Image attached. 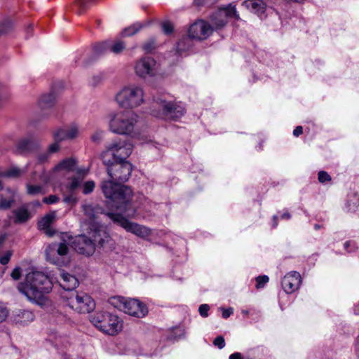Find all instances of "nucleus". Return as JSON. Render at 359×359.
Masks as SVG:
<instances>
[{"label":"nucleus","instance_id":"nucleus-1","mask_svg":"<svg viewBox=\"0 0 359 359\" xmlns=\"http://www.w3.org/2000/svg\"><path fill=\"white\" fill-rule=\"evenodd\" d=\"M109 179L102 182L101 189L107 198V203L126 204L131 199L132 190L123 185L128 181L133 170L132 164L128 161H109L104 163Z\"/></svg>","mask_w":359,"mask_h":359},{"label":"nucleus","instance_id":"nucleus-2","mask_svg":"<svg viewBox=\"0 0 359 359\" xmlns=\"http://www.w3.org/2000/svg\"><path fill=\"white\" fill-rule=\"evenodd\" d=\"M53 283L49 277L41 271H33L26 275L18 289L29 301L42 305L45 303V294L51 291Z\"/></svg>","mask_w":359,"mask_h":359},{"label":"nucleus","instance_id":"nucleus-3","mask_svg":"<svg viewBox=\"0 0 359 359\" xmlns=\"http://www.w3.org/2000/svg\"><path fill=\"white\" fill-rule=\"evenodd\" d=\"M85 218L82 222V227L86 231H90L95 241L103 246L110 241L109 233L105 227L97 222L98 215L101 212V208L92 204H84L82 206Z\"/></svg>","mask_w":359,"mask_h":359},{"label":"nucleus","instance_id":"nucleus-4","mask_svg":"<svg viewBox=\"0 0 359 359\" xmlns=\"http://www.w3.org/2000/svg\"><path fill=\"white\" fill-rule=\"evenodd\" d=\"M186 112L184 104L181 102L167 101L162 98H155L151 114L164 120L177 121Z\"/></svg>","mask_w":359,"mask_h":359},{"label":"nucleus","instance_id":"nucleus-5","mask_svg":"<svg viewBox=\"0 0 359 359\" xmlns=\"http://www.w3.org/2000/svg\"><path fill=\"white\" fill-rule=\"evenodd\" d=\"M115 100L121 108H136L144 101V90L137 84L124 86L116 93Z\"/></svg>","mask_w":359,"mask_h":359},{"label":"nucleus","instance_id":"nucleus-6","mask_svg":"<svg viewBox=\"0 0 359 359\" xmlns=\"http://www.w3.org/2000/svg\"><path fill=\"white\" fill-rule=\"evenodd\" d=\"M139 205L136 208H131L130 201H127L126 204L114 203L111 204V207L116 209V210H123L126 217L136 219H149L153 215V210L156 207V204L144 195H141L138 198Z\"/></svg>","mask_w":359,"mask_h":359},{"label":"nucleus","instance_id":"nucleus-7","mask_svg":"<svg viewBox=\"0 0 359 359\" xmlns=\"http://www.w3.org/2000/svg\"><path fill=\"white\" fill-rule=\"evenodd\" d=\"M90 320L99 330L109 335H116L122 330L118 317L109 312H97L90 316Z\"/></svg>","mask_w":359,"mask_h":359},{"label":"nucleus","instance_id":"nucleus-8","mask_svg":"<svg viewBox=\"0 0 359 359\" xmlns=\"http://www.w3.org/2000/svg\"><path fill=\"white\" fill-rule=\"evenodd\" d=\"M133 146L126 140H115L111 143L107 150L103 151L101 157L104 163L112 161H126L133 151Z\"/></svg>","mask_w":359,"mask_h":359},{"label":"nucleus","instance_id":"nucleus-9","mask_svg":"<svg viewBox=\"0 0 359 359\" xmlns=\"http://www.w3.org/2000/svg\"><path fill=\"white\" fill-rule=\"evenodd\" d=\"M111 303L124 313L138 318L144 317L148 313L146 305L137 299L118 296L113 297Z\"/></svg>","mask_w":359,"mask_h":359},{"label":"nucleus","instance_id":"nucleus-10","mask_svg":"<svg viewBox=\"0 0 359 359\" xmlns=\"http://www.w3.org/2000/svg\"><path fill=\"white\" fill-rule=\"evenodd\" d=\"M137 116L133 112H119L114 114L109 121L110 130L119 135H129L137 123Z\"/></svg>","mask_w":359,"mask_h":359},{"label":"nucleus","instance_id":"nucleus-11","mask_svg":"<svg viewBox=\"0 0 359 359\" xmlns=\"http://www.w3.org/2000/svg\"><path fill=\"white\" fill-rule=\"evenodd\" d=\"M108 217L116 224L123 227L127 232L135 236L146 238L151 233V230L143 225L130 222L128 219L123 210H118L116 212L107 213Z\"/></svg>","mask_w":359,"mask_h":359},{"label":"nucleus","instance_id":"nucleus-12","mask_svg":"<svg viewBox=\"0 0 359 359\" xmlns=\"http://www.w3.org/2000/svg\"><path fill=\"white\" fill-rule=\"evenodd\" d=\"M46 259L57 266H67L71 260L69 248L65 243H53L46 249Z\"/></svg>","mask_w":359,"mask_h":359},{"label":"nucleus","instance_id":"nucleus-13","mask_svg":"<svg viewBox=\"0 0 359 359\" xmlns=\"http://www.w3.org/2000/svg\"><path fill=\"white\" fill-rule=\"evenodd\" d=\"M67 305L80 313H87L93 311L95 308L93 299L85 293H72L67 298Z\"/></svg>","mask_w":359,"mask_h":359},{"label":"nucleus","instance_id":"nucleus-14","mask_svg":"<svg viewBox=\"0 0 359 359\" xmlns=\"http://www.w3.org/2000/svg\"><path fill=\"white\" fill-rule=\"evenodd\" d=\"M87 231L90 237L83 234L76 236L72 242V247L79 254L90 256L95 252L96 244L100 248L104 247L106 244L103 246L100 245L98 242L95 241L90 231Z\"/></svg>","mask_w":359,"mask_h":359},{"label":"nucleus","instance_id":"nucleus-15","mask_svg":"<svg viewBox=\"0 0 359 359\" xmlns=\"http://www.w3.org/2000/svg\"><path fill=\"white\" fill-rule=\"evenodd\" d=\"M229 17H233L237 20L240 19L236 7L231 4L213 13L210 20L215 29H220L227 23Z\"/></svg>","mask_w":359,"mask_h":359},{"label":"nucleus","instance_id":"nucleus-16","mask_svg":"<svg viewBox=\"0 0 359 359\" xmlns=\"http://www.w3.org/2000/svg\"><path fill=\"white\" fill-rule=\"evenodd\" d=\"M135 72L137 76L146 79L153 77L156 74V62L151 57H144L136 62Z\"/></svg>","mask_w":359,"mask_h":359},{"label":"nucleus","instance_id":"nucleus-17","mask_svg":"<svg viewBox=\"0 0 359 359\" xmlns=\"http://www.w3.org/2000/svg\"><path fill=\"white\" fill-rule=\"evenodd\" d=\"M213 27L204 20H198L189 29V36L194 40H203L212 32Z\"/></svg>","mask_w":359,"mask_h":359},{"label":"nucleus","instance_id":"nucleus-18","mask_svg":"<svg viewBox=\"0 0 359 359\" xmlns=\"http://www.w3.org/2000/svg\"><path fill=\"white\" fill-rule=\"evenodd\" d=\"M39 148L38 142L32 136H27L16 142L14 152L16 154L25 156L36 151Z\"/></svg>","mask_w":359,"mask_h":359},{"label":"nucleus","instance_id":"nucleus-19","mask_svg":"<svg viewBox=\"0 0 359 359\" xmlns=\"http://www.w3.org/2000/svg\"><path fill=\"white\" fill-rule=\"evenodd\" d=\"M302 284V277L297 271H290L283 278L281 285L283 290L287 294H292L298 290Z\"/></svg>","mask_w":359,"mask_h":359},{"label":"nucleus","instance_id":"nucleus-20","mask_svg":"<svg viewBox=\"0 0 359 359\" xmlns=\"http://www.w3.org/2000/svg\"><path fill=\"white\" fill-rule=\"evenodd\" d=\"M125 48L126 46L122 41H118L114 43H111L110 41H103L93 46V54L95 56H98L105 53L107 50H110L115 54H118L121 53Z\"/></svg>","mask_w":359,"mask_h":359},{"label":"nucleus","instance_id":"nucleus-21","mask_svg":"<svg viewBox=\"0 0 359 359\" xmlns=\"http://www.w3.org/2000/svg\"><path fill=\"white\" fill-rule=\"evenodd\" d=\"M62 88V83L59 82L52 86L50 91L48 93L42 95L38 101V106L41 110L52 108L55 103L57 97V88Z\"/></svg>","mask_w":359,"mask_h":359},{"label":"nucleus","instance_id":"nucleus-22","mask_svg":"<svg viewBox=\"0 0 359 359\" xmlns=\"http://www.w3.org/2000/svg\"><path fill=\"white\" fill-rule=\"evenodd\" d=\"M16 191L7 187L0 194V210L10 209L15 202Z\"/></svg>","mask_w":359,"mask_h":359},{"label":"nucleus","instance_id":"nucleus-23","mask_svg":"<svg viewBox=\"0 0 359 359\" xmlns=\"http://www.w3.org/2000/svg\"><path fill=\"white\" fill-rule=\"evenodd\" d=\"M242 5L260 18L264 16L266 4L263 0H245Z\"/></svg>","mask_w":359,"mask_h":359},{"label":"nucleus","instance_id":"nucleus-24","mask_svg":"<svg viewBox=\"0 0 359 359\" xmlns=\"http://www.w3.org/2000/svg\"><path fill=\"white\" fill-rule=\"evenodd\" d=\"M58 283L62 288L68 291L74 290L79 285V281L74 276L64 271L61 272Z\"/></svg>","mask_w":359,"mask_h":359},{"label":"nucleus","instance_id":"nucleus-25","mask_svg":"<svg viewBox=\"0 0 359 359\" xmlns=\"http://www.w3.org/2000/svg\"><path fill=\"white\" fill-rule=\"evenodd\" d=\"M34 319V313L29 310H19L13 316V320L16 324L25 325L33 321Z\"/></svg>","mask_w":359,"mask_h":359},{"label":"nucleus","instance_id":"nucleus-26","mask_svg":"<svg viewBox=\"0 0 359 359\" xmlns=\"http://www.w3.org/2000/svg\"><path fill=\"white\" fill-rule=\"evenodd\" d=\"M266 351L267 350L264 346H257L248 350V353L245 355H242L239 352L233 353L230 355L229 359H243L245 357H261L264 355V352H266Z\"/></svg>","mask_w":359,"mask_h":359},{"label":"nucleus","instance_id":"nucleus-27","mask_svg":"<svg viewBox=\"0 0 359 359\" xmlns=\"http://www.w3.org/2000/svg\"><path fill=\"white\" fill-rule=\"evenodd\" d=\"M55 218V212H51L46 214L38 222V226L40 229L46 230V233L48 236H53V232L49 230V227Z\"/></svg>","mask_w":359,"mask_h":359},{"label":"nucleus","instance_id":"nucleus-28","mask_svg":"<svg viewBox=\"0 0 359 359\" xmlns=\"http://www.w3.org/2000/svg\"><path fill=\"white\" fill-rule=\"evenodd\" d=\"M76 165V161L74 158H67L61 161L57 165L55 166L54 170L72 172L75 170Z\"/></svg>","mask_w":359,"mask_h":359},{"label":"nucleus","instance_id":"nucleus-29","mask_svg":"<svg viewBox=\"0 0 359 359\" xmlns=\"http://www.w3.org/2000/svg\"><path fill=\"white\" fill-rule=\"evenodd\" d=\"M194 46V40L188 35V36L182 37L177 44V52L182 54L191 50Z\"/></svg>","mask_w":359,"mask_h":359},{"label":"nucleus","instance_id":"nucleus-30","mask_svg":"<svg viewBox=\"0 0 359 359\" xmlns=\"http://www.w3.org/2000/svg\"><path fill=\"white\" fill-rule=\"evenodd\" d=\"M13 212L15 215L14 222L16 224L24 223L31 217L29 212L25 207H20L13 210Z\"/></svg>","mask_w":359,"mask_h":359},{"label":"nucleus","instance_id":"nucleus-31","mask_svg":"<svg viewBox=\"0 0 359 359\" xmlns=\"http://www.w3.org/2000/svg\"><path fill=\"white\" fill-rule=\"evenodd\" d=\"M185 335V330L183 326H177L172 327L170 332L169 335L168 336V339L170 341H177L180 339L184 337Z\"/></svg>","mask_w":359,"mask_h":359},{"label":"nucleus","instance_id":"nucleus-32","mask_svg":"<svg viewBox=\"0 0 359 359\" xmlns=\"http://www.w3.org/2000/svg\"><path fill=\"white\" fill-rule=\"evenodd\" d=\"M359 206V197L357 194H353L348 196L346 203L345 208L348 212H355Z\"/></svg>","mask_w":359,"mask_h":359},{"label":"nucleus","instance_id":"nucleus-33","mask_svg":"<svg viewBox=\"0 0 359 359\" xmlns=\"http://www.w3.org/2000/svg\"><path fill=\"white\" fill-rule=\"evenodd\" d=\"M22 172L23 171L16 166H13L6 170L0 168V177H18Z\"/></svg>","mask_w":359,"mask_h":359},{"label":"nucleus","instance_id":"nucleus-34","mask_svg":"<svg viewBox=\"0 0 359 359\" xmlns=\"http://www.w3.org/2000/svg\"><path fill=\"white\" fill-rule=\"evenodd\" d=\"M90 0H72L74 9L76 12L81 15L82 12L86 8L89 1Z\"/></svg>","mask_w":359,"mask_h":359},{"label":"nucleus","instance_id":"nucleus-35","mask_svg":"<svg viewBox=\"0 0 359 359\" xmlns=\"http://www.w3.org/2000/svg\"><path fill=\"white\" fill-rule=\"evenodd\" d=\"M69 182L68 183L67 188L69 191L74 192L77 188H79L83 181L82 177H77L76 175L72 177Z\"/></svg>","mask_w":359,"mask_h":359},{"label":"nucleus","instance_id":"nucleus-36","mask_svg":"<svg viewBox=\"0 0 359 359\" xmlns=\"http://www.w3.org/2000/svg\"><path fill=\"white\" fill-rule=\"evenodd\" d=\"M142 27V25L141 23H139V22L135 23L133 25L126 28L123 31L122 35L123 36H133V34H136Z\"/></svg>","mask_w":359,"mask_h":359},{"label":"nucleus","instance_id":"nucleus-37","mask_svg":"<svg viewBox=\"0 0 359 359\" xmlns=\"http://www.w3.org/2000/svg\"><path fill=\"white\" fill-rule=\"evenodd\" d=\"M55 141L60 143L62 141L68 140L67 130L63 128H59L53 133Z\"/></svg>","mask_w":359,"mask_h":359},{"label":"nucleus","instance_id":"nucleus-38","mask_svg":"<svg viewBox=\"0 0 359 359\" xmlns=\"http://www.w3.org/2000/svg\"><path fill=\"white\" fill-rule=\"evenodd\" d=\"M13 27L11 20L6 18L0 23V36L8 33Z\"/></svg>","mask_w":359,"mask_h":359},{"label":"nucleus","instance_id":"nucleus-39","mask_svg":"<svg viewBox=\"0 0 359 359\" xmlns=\"http://www.w3.org/2000/svg\"><path fill=\"white\" fill-rule=\"evenodd\" d=\"M26 187L27 192L29 195L35 196L42 194L43 192V187L41 185H33L29 183H27Z\"/></svg>","mask_w":359,"mask_h":359},{"label":"nucleus","instance_id":"nucleus-40","mask_svg":"<svg viewBox=\"0 0 359 359\" xmlns=\"http://www.w3.org/2000/svg\"><path fill=\"white\" fill-rule=\"evenodd\" d=\"M95 184L93 180L86 182L83 185V194L85 195L90 194L95 189Z\"/></svg>","mask_w":359,"mask_h":359},{"label":"nucleus","instance_id":"nucleus-41","mask_svg":"<svg viewBox=\"0 0 359 359\" xmlns=\"http://www.w3.org/2000/svg\"><path fill=\"white\" fill-rule=\"evenodd\" d=\"M256 288H263L265 285L269 282V278L266 275L259 276L256 278Z\"/></svg>","mask_w":359,"mask_h":359},{"label":"nucleus","instance_id":"nucleus-42","mask_svg":"<svg viewBox=\"0 0 359 359\" xmlns=\"http://www.w3.org/2000/svg\"><path fill=\"white\" fill-rule=\"evenodd\" d=\"M50 157H51V155L46 150V151L41 152L37 155V161L39 163H44L48 162Z\"/></svg>","mask_w":359,"mask_h":359},{"label":"nucleus","instance_id":"nucleus-43","mask_svg":"<svg viewBox=\"0 0 359 359\" xmlns=\"http://www.w3.org/2000/svg\"><path fill=\"white\" fill-rule=\"evenodd\" d=\"M318 181L322 184L330 182L332 180L330 175L327 172L323 170L318 172Z\"/></svg>","mask_w":359,"mask_h":359},{"label":"nucleus","instance_id":"nucleus-44","mask_svg":"<svg viewBox=\"0 0 359 359\" xmlns=\"http://www.w3.org/2000/svg\"><path fill=\"white\" fill-rule=\"evenodd\" d=\"M162 30L164 34H170L173 31V25L168 21H164L161 23Z\"/></svg>","mask_w":359,"mask_h":359},{"label":"nucleus","instance_id":"nucleus-45","mask_svg":"<svg viewBox=\"0 0 359 359\" xmlns=\"http://www.w3.org/2000/svg\"><path fill=\"white\" fill-rule=\"evenodd\" d=\"M67 133V137L69 139H73L78 135V127L76 125H72L69 129L66 130Z\"/></svg>","mask_w":359,"mask_h":359},{"label":"nucleus","instance_id":"nucleus-46","mask_svg":"<svg viewBox=\"0 0 359 359\" xmlns=\"http://www.w3.org/2000/svg\"><path fill=\"white\" fill-rule=\"evenodd\" d=\"M104 132L102 130H97L91 135V141L94 143L99 144L102 140Z\"/></svg>","mask_w":359,"mask_h":359},{"label":"nucleus","instance_id":"nucleus-47","mask_svg":"<svg viewBox=\"0 0 359 359\" xmlns=\"http://www.w3.org/2000/svg\"><path fill=\"white\" fill-rule=\"evenodd\" d=\"M60 149V143L54 140V142L50 144L48 147L47 151L52 156L53 154L59 151Z\"/></svg>","mask_w":359,"mask_h":359},{"label":"nucleus","instance_id":"nucleus-48","mask_svg":"<svg viewBox=\"0 0 359 359\" xmlns=\"http://www.w3.org/2000/svg\"><path fill=\"white\" fill-rule=\"evenodd\" d=\"M213 344L219 349L223 348L225 346L224 338L222 336L217 337L213 341Z\"/></svg>","mask_w":359,"mask_h":359},{"label":"nucleus","instance_id":"nucleus-49","mask_svg":"<svg viewBox=\"0 0 359 359\" xmlns=\"http://www.w3.org/2000/svg\"><path fill=\"white\" fill-rule=\"evenodd\" d=\"M209 310L210 306L208 304H201L198 308V312L203 318H206L208 316Z\"/></svg>","mask_w":359,"mask_h":359},{"label":"nucleus","instance_id":"nucleus-50","mask_svg":"<svg viewBox=\"0 0 359 359\" xmlns=\"http://www.w3.org/2000/svg\"><path fill=\"white\" fill-rule=\"evenodd\" d=\"M344 248L348 252H354L356 248L355 242L352 241H346L344 244Z\"/></svg>","mask_w":359,"mask_h":359},{"label":"nucleus","instance_id":"nucleus-51","mask_svg":"<svg viewBox=\"0 0 359 359\" xmlns=\"http://www.w3.org/2000/svg\"><path fill=\"white\" fill-rule=\"evenodd\" d=\"M8 315V311L1 303H0V323L6 320Z\"/></svg>","mask_w":359,"mask_h":359},{"label":"nucleus","instance_id":"nucleus-52","mask_svg":"<svg viewBox=\"0 0 359 359\" xmlns=\"http://www.w3.org/2000/svg\"><path fill=\"white\" fill-rule=\"evenodd\" d=\"M78 201V198L73 194H71L64 198V202L67 204L75 205Z\"/></svg>","mask_w":359,"mask_h":359},{"label":"nucleus","instance_id":"nucleus-53","mask_svg":"<svg viewBox=\"0 0 359 359\" xmlns=\"http://www.w3.org/2000/svg\"><path fill=\"white\" fill-rule=\"evenodd\" d=\"M59 200H60V198L57 196L50 195L48 197L43 198V201L47 204H53V203L58 202Z\"/></svg>","mask_w":359,"mask_h":359},{"label":"nucleus","instance_id":"nucleus-54","mask_svg":"<svg viewBox=\"0 0 359 359\" xmlns=\"http://www.w3.org/2000/svg\"><path fill=\"white\" fill-rule=\"evenodd\" d=\"M77 177H82V180L88 175L89 169L88 168H79L76 169Z\"/></svg>","mask_w":359,"mask_h":359},{"label":"nucleus","instance_id":"nucleus-55","mask_svg":"<svg viewBox=\"0 0 359 359\" xmlns=\"http://www.w3.org/2000/svg\"><path fill=\"white\" fill-rule=\"evenodd\" d=\"M12 278L15 280H19L21 277V269L18 266L15 267L11 274Z\"/></svg>","mask_w":359,"mask_h":359},{"label":"nucleus","instance_id":"nucleus-56","mask_svg":"<svg viewBox=\"0 0 359 359\" xmlns=\"http://www.w3.org/2000/svg\"><path fill=\"white\" fill-rule=\"evenodd\" d=\"M11 257V252H7L5 255L0 257V263L3 265L7 264L10 261Z\"/></svg>","mask_w":359,"mask_h":359},{"label":"nucleus","instance_id":"nucleus-57","mask_svg":"<svg viewBox=\"0 0 359 359\" xmlns=\"http://www.w3.org/2000/svg\"><path fill=\"white\" fill-rule=\"evenodd\" d=\"M222 317L224 319H226L229 317H230L233 313V309L231 307L228 308V309H222Z\"/></svg>","mask_w":359,"mask_h":359},{"label":"nucleus","instance_id":"nucleus-58","mask_svg":"<svg viewBox=\"0 0 359 359\" xmlns=\"http://www.w3.org/2000/svg\"><path fill=\"white\" fill-rule=\"evenodd\" d=\"M65 342H67V339L65 337H56L55 341H53L54 345L56 347H58L60 346H65Z\"/></svg>","mask_w":359,"mask_h":359},{"label":"nucleus","instance_id":"nucleus-59","mask_svg":"<svg viewBox=\"0 0 359 359\" xmlns=\"http://www.w3.org/2000/svg\"><path fill=\"white\" fill-rule=\"evenodd\" d=\"M154 48V41L153 40L146 43L143 46V49L147 52L151 51Z\"/></svg>","mask_w":359,"mask_h":359},{"label":"nucleus","instance_id":"nucleus-60","mask_svg":"<svg viewBox=\"0 0 359 359\" xmlns=\"http://www.w3.org/2000/svg\"><path fill=\"white\" fill-rule=\"evenodd\" d=\"M213 0H194L195 5L200 6L211 3Z\"/></svg>","mask_w":359,"mask_h":359},{"label":"nucleus","instance_id":"nucleus-61","mask_svg":"<svg viewBox=\"0 0 359 359\" xmlns=\"http://www.w3.org/2000/svg\"><path fill=\"white\" fill-rule=\"evenodd\" d=\"M303 133V128L302 126H297L293 130V135L299 137Z\"/></svg>","mask_w":359,"mask_h":359},{"label":"nucleus","instance_id":"nucleus-62","mask_svg":"<svg viewBox=\"0 0 359 359\" xmlns=\"http://www.w3.org/2000/svg\"><path fill=\"white\" fill-rule=\"evenodd\" d=\"M102 76L101 74L94 76L93 77L92 84L93 85L97 84L102 80Z\"/></svg>","mask_w":359,"mask_h":359},{"label":"nucleus","instance_id":"nucleus-63","mask_svg":"<svg viewBox=\"0 0 359 359\" xmlns=\"http://www.w3.org/2000/svg\"><path fill=\"white\" fill-rule=\"evenodd\" d=\"M280 217L283 219H289L291 217V215L288 212H284L280 215Z\"/></svg>","mask_w":359,"mask_h":359},{"label":"nucleus","instance_id":"nucleus-64","mask_svg":"<svg viewBox=\"0 0 359 359\" xmlns=\"http://www.w3.org/2000/svg\"><path fill=\"white\" fill-rule=\"evenodd\" d=\"M278 217L276 215H274L273 217V227L276 228L278 226Z\"/></svg>","mask_w":359,"mask_h":359}]
</instances>
